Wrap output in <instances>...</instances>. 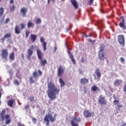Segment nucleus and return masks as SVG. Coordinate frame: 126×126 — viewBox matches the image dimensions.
<instances>
[{
  "instance_id": "22",
  "label": "nucleus",
  "mask_w": 126,
  "mask_h": 126,
  "mask_svg": "<svg viewBox=\"0 0 126 126\" xmlns=\"http://www.w3.org/2000/svg\"><path fill=\"white\" fill-rule=\"evenodd\" d=\"M14 103H15V100L14 99L9 100L7 102L8 106H9L11 108H13V104H14Z\"/></svg>"
},
{
  "instance_id": "5",
  "label": "nucleus",
  "mask_w": 126,
  "mask_h": 126,
  "mask_svg": "<svg viewBox=\"0 0 126 126\" xmlns=\"http://www.w3.org/2000/svg\"><path fill=\"white\" fill-rule=\"evenodd\" d=\"M81 122V119L80 117L76 118V117H74L72 120H71V125L72 126H79L78 123Z\"/></svg>"
},
{
  "instance_id": "39",
  "label": "nucleus",
  "mask_w": 126,
  "mask_h": 126,
  "mask_svg": "<svg viewBox=\"0 0 126 126\" xmlns=\"http://www.w3.org/2000/svg\"><path fill=\"white\" fill-rule=\"evenodd\" d=\"M120 61L122 63H125V59L123 57L120 58Z\"/></svg>"
},
{
  "instance_id": "56",
  "label": "nucleus",
  "mask_w": 126,
  "mask_h": 126,
  "mask_svg": "<svg viewBox=\"0 0 126 126\" xmlns=\"http://www.w3.org/2000/svg\"><path fill=\"white\" fill-rule=\"evenodd\" d=\"M121 126H126V123L123 124Z\"/></svg>"
},
{
  "instance_id": "26",
  "label": "nucleus",
  "mask_w": 126,
  "mask_h": 126,
  "mask_svg": "<svg viewBox=\"0 0 126 126\" xmlns=\"http://www.w3.org/2000/svg\"><path fill=\"white\" fill-rule=\"evenodd\" d=\"M68 53L69 54L70 59H71V60L72 61L73 64H75L76 62H75V60L74 59V58H73V55H72V54H71L70 52H68Z\"/></svg>"
},
{
  "instance_id": "44",
  "label": "nucleus",
  "mask_w": 126,
  "mask_h": 126,
  "mask_svg": "<svg viewBox=\"0 0 126 126\" xmlns=\"http://www.w3.org/2000/svg\"><path fill=\"white\" fill-rule=\"evenodd\" d=\"M9 74H13V72H12V69H11L9 71H8Z\"/></svg>"
},
{
  "instance_id": "46",
  "label": "nucleus",
  "mask_w": 126,
  "mask_h": 126,
  "mask_svg": "<svg viewBox=\"0 0 126 126\" xmlns=\"http://www.w3.org/2000/svg\"><path fill=\"white\" fill-rule=\"evenodd\" d=\"M18 126H24V125L20 123H18Z\"/></svg>"
},
{
  "instance_id": "40",
  "label": "nucleus",
  "mask_w": 126,
  "mask_h": 126,
  "mask_svg": "<svg viewBox=\"0 0 126 126\" xmlns=\"http://www.w3.org/2000/svg\"><path fill=\"white\" fill-rule=\"evenodd\" d=\"M94 1V0H90V1H89V4L90 5H92V4H93Z\"/></svg>"
},
{
  "instance_id": "29",
  "label": "nucleus",
  "mask_w": 126,
  "mask_h": 126,
  "mask_svg": "<svg viewBox=\"0 0 126 126\" xmlns=\"http://www.w3.org/2000/svg\"><path fill=\"white\" fill-rule=\"evenodd\" d=\"M34 22L38 25V24H41V23H42V20H41V19L40 18H37L35 20Z\"/></svg>"
},
{
  "instance_id": "24",
  "label": "nucleus",
  "mask_w": 126,
  "mask_h": 126,
  "mask_svg": "<svg viewBox=\"0 0 126 126\" xmlns=\"http://www.w3.org/2000/svg\"><path fill=\"white\" fill-rule=\"evenodd\" d=\"M27 26L28 28H31L32 27H34V23H33L32 21H29L27 24Z\"/></svg>"
},
{
  "instance_id": "50",
  "label": "nucleus",
  "mask_w": 126,
  "mask_h": 126,
  "mask_svg": "<svg viewBox=\"0 0 126 126\" xmlns=\"http://www.w3.org/2000/svg\"><path fill=\"white\" fill-rule=\"evenodd\" d=\"M12 3H14V1L13 0H11L10 1V4H12Z\"/></svg>"
},
{
  "instance_id": "9",
  "label": "nucleus",
  "mask_w": 126,
  "mask_h": 126,
  "mask_svg": "<svg viewBox=\"0 0 126 126\" xmlns=\"http://www.w3.org/2000/svg\"><path fill=\"white\" fill-rule=\"evenodd\" d=\"M98 101V103L100 104V105H104V106H106V105H107V100H106V98H105L102 95L99 96Z\"/></svg>"
},
{
  "instance_id": "52",
  "label": "nucleus",
  "mask_w": 126,
  "mask_h": 126,
  "mask_svg": "<svg viewBox=\"0 0 126 126\" xmlns=\"http://www.w3.org/2000/svg\"><path fill=\"white\" fill-rule=\"evenodd\" d=\"M4 37L1 38V40L2 41V43H4Z\"/></svg>"
},
{
  "instance_id": "15",
  "label": "nucleus",
  "mask_w": 126,
  "mask_h": 126,
  "mask_svg": "<svg viewBox=\"0 0 126 126\" xmlns=\"http://www.w3.org/2000/svg\"><path fill=\"white\" fill-rule=\"evenodd\" d=\"M38 74L37 73L36 71H34L32 73V75L33 77L35 78H36V77H39V76H42V71H41V70L39 69L38 70Z\"/></svg>"
},
{
  "instance_id": "34",
  "label": "nucleus",
  "mask_w": 126,
  "mask_h": 126,
  "mask_svg": "<svg viewBox=\"0 0 126 126\" xmlns=\"http://www.w3.org/2000/svg\"><path fill=\"white\" fill-rule=\"evenodd\" d=\"M20 26H21V30H23L24 29H25V27H26L25 24L21 23L20 24Z\"/></svg>"
},
{
  "instance_id": "18",
  "label": "nucleus",
  "mask_w": 126,
  "mask_h": 126,
  "mask_svg": "<svg viewBox=\"0 0 126 126\" xmlns=\"http://www.w3.org/2000/svg\"><path fill=\"white\" fill-rule=\"evenodd\" d=\"M123 84V80L117 79L114 81V85L115 86H120Z\"/></svg>"
},
{
  "instance_id": "58",
  "label": "nucleus",
  "mask_w": 126,
  "mask_h": 126,
  "mask_svg": "<svg viewBox=\"0 0 126 126\" xmlns=\"http://www.w3.org/2000/svg\"><path fill=\"white\" fill-rule=\"evenodd\" d=\"M0 1H1V0H0Z\"/></svg>"
},
{
  "instance_id": "41",
  "label": "nucleus",
  "mask_w": 126,
  "mask_h": 126,
  "mask_svg": "<svg viewBox=\"0 0 126 126\" xmlns=\"http://www.w3.org/2000/svg\"><path fill=\"white\" fill-rule=\"evenodd\" d=\"M86 38H87L88 37H92V35L91 33H90L89 35L85 34Z\"/></svg>"
},
{
  "instance_id": "43",
  "label": "nucleus",
  "mask_w": 126,
  "mask_h": 126,
  "mask_svg": "<svg viewBox=\"0 0 126 126\" xmlns=\"http://www.w3.org/2000/svg\"><path fill=\"white\" fill-rule=\"evenodd\" d=\"M89 41L90 42H91V43H95L96 42V41L94 40H92L91 39H89Z\"/></svg>"
},
{
  "instance_id": "23",
  "label": "nucleus",
  "mask_w": 126,
  "mask_h": 126,
  "mask_svg": "<svg viewBox=\"0 0 126 126\" xmlns=\"http://www.w3.org/2000/svg\"><path fill=\"white\" fill-rule=\"evenodd\" d=\"M15 32L16 34H19L21 33V31H20V28L18 27V26H16L15 27Z\"/></svg>"
},
{
  "instance_id": "49",
  "label": "nucleus",
  "mask_w": 126,
  "mask_h": 126,
  "mask_svg": "<svg viewBox=\"0 0 126 126\" xmlns=\"http://www.w3.org/2000/svg\"><path fill=\"white\" fill-rule=\"evenodd\" d=\"M52 1H53V3H54V2H55V0H52ZM47 3H48V4H50V0H48V1H47Z\"/></svg>"
},
{
  "instance_id": "17",
  "label": "nucleus",
  "mask_w": 126,
  "mask_h": 126,
  "mask_svg": "<svg viewBox=\"0 0 126 126\" xmlns=\"http://www.w3.org/2000/svg\"><path fill=\"white\" fill-rule=\"evenodd\" d=\"M20 13H22V15L23 17L26 16V13H27V8L22 7L21 9Z\"/></svg>"
},
{
  "instance_id": "19",
  "label": "nucleus",
  "mask_w": 126,
  "mask_h": 126,
  "mask_svg": "<svg viewBox=\"0 0 126 126\" xmlns=\"http://www.w3.org/2000/svg\"><path fill=\"white\" fill-rule=\"evenodd\" d=\"M30 38L32 43H35L36 40H37V35L32 34L30 36Z\"/></svg>"
},
{
  "instance_id": "57",
  "label": "nucleus",
  "mask_w": 126,
  "mask_h": 126,
  "mask_svg": "<svg viewBox=\"0 0 126 126\" xmlns=\"http://www.w3.org/2000/svg\"><path fill=\"white\" fill-rule=\"evenodd\" d=\"M1 97V93L0 92V99Z\"/></svg>"
},
{
  "instance_id": "3",
  "label": "nucleus",
  "mask_w": 126,
  "mask_h": 126,
  "mask_svg": "<svg viewBox=\"0 0 126 126\" xmlns=\"http://www.w3.org/2000/svg\"><path fill=\"white\" fill-rule=\"evenodd\" d=\"M44 121L46 122V125L50 126V121L51 123H55L56 122V114H55L54 116H53L51 114L46 115Z\"/></svg>"
},
{
  "instance_id": "33",
  "label": "nucleus",
  "mask_w": 126,
  "mask_h": 126,
  "mask_svg": "<svg viewBox=\"0 0 126 126\" xmlns=\"http://www.w3.org/2000/svg\"><path fill=\"white\" fill-rule=\"evenodd\" d=\"M13 83L14 84H15V85H17V86L20 85V83L19 82V81L17 80H14L13 81Z\"/></svg>"
},
{
  "instance_id": "8",
  "label": "nucleus",
  "mask_w": 126,
  "mask_h": 126,
  "mask_svg": "<svg viewBox=\"0 0 126 126\" xmlns=\"http://www.w3.org/2000/svg\"><path fill=\"white\" fill-rule=\"evenodd\" d=\"M8 56V51L7 49H3L1 51V58L3 60H7V57Z\"/></svg>"
},
{
  "instance_id": "21",
  "label": "nucleus",
  "mask_w": 126,
  "mask_h": 126,
  "mask_svg": "<svg viewBox=\"0 0 126 126\" xmlns=\"http://www.w3.org/2000/svg\"><path fill=\"white\" fill-rule=\"evenodd\" d=\"M70 1L72 4V5L74 6L75 9H77L78 8V4L77 3V2L75 0H70Z\"/></svg>"
},
{
  "instance_id": "14",
  "label": "nucleus",
  "mask_w": 126,
  "mask_h": 126,
  "mask_svg": "<svg viewBox=\"0 0 126 126\" xmlns=\"http://www.w3.org/2000/svg\"><path fill=\"white\" fill-rule=\"evenodd\" d=\"M40 42L42 44V48L43 51H46L47 50V42L45 41V38L43 37H41L40 38Z\"/></svg>"
},
{
  "instance_id": "53",
  "label": "nucleus",
  "mask_w": 126,
  "mask_h": 126,
  "mask_svg": "<svg viewBox=\"0 0 126 126\" xmlns=\"http://www.w3.org/2000/svg\"><path fill=\"white\" fill-rule=\"evenodd\" d=\"M46 113V110H43V111H42V114H43V115H44V114H45Z\"/></svg>"
},
{
  "instance_id": "31",
  "label": "nucleus",
  "mask_w": 126,
  "mask_h": 126,
  "mask_svg": "<svg viewBox=\"0 0 126 126\" xmlns=\"http://www.w3.org/2000/svg\"><path fill=\"white\" fill-rule=\"evenodd\" d=\"M9 38H11V34H10L9 33H6L4 36V39Z\"/></svg>"
},
{
  "instance_id": "11",
  "label": "nucleus",
  "mask_w": 126,
  "mask_h": 126,
  "mask_svg": "<svg viewBox=\"0 0 126 126\" xmlns=\"http://www.w3.org/2000/svg\"><path fill=\"white\" fill-rule=\"evenodd\" d=\"M118 40L120 45L125 46V36L123 35H119L118 36Z\"/></svg>"
},
{
  "instance_id": "47",
  "label": "nucleus",
  "mask_w": 126,
  "mask_h": 126,
  "mask_svg": "<svg viewBox=\"0 0 126 126\" xmlns=\"http://www.w3.org/2000/svg\"><path fill=\"white\" fill-rule=\"evenodd\" d=\"M57 50H58V47L57 46H55L54 49V52H57Z\"/></svg>"
},
{
  "instance_id": "35",
  "label": "nucleus",
  "mask_w": 126,
  "mask_h": 126,
  "mask_svg": "<svg viewBox=\"0 0 126 126\" xmlns=\"http://www.w3.org/2000/svg\"><path fill=\"white\" fill-rule=\"evenodd\" d=\"M8 119H7L5 122V124L6 125H9V124H10V123H11V119H10V117L8 118Z\"/></svg>"
},
{
  "instance_id": "45",
  "label": "nucleus",
  "mask_w": 126,
  "mask_h": 126,
  "mask_svg": "<svg viewBox=\"0 0 126 126\" xmlns=\"http://www.w3.org/2000/svg\"><path fill=\"white\" fill-rule=\"evenodd\" d=\"M124 92H126V84L124 86Z\"/></svg>"
},
{
  "instance_id": "6",
  "label": "nucleus",
  "mask_w": 126,
  "mask_h": 126,
  "mask_svg": "<svg viewBox=\"0 0 126 126\" xmlns=\"http://www.w3.org/2000/svg\"><path fill=\"white\" fill-rule=\"evenodd\" d=\"M34 49H35V46L32 45L30 47V48L28 49V56H27V58L28 60H30V59H31V57L32 56V55H33V50H34Z\"/></svg>"
},
{
  "instance_id": "30",
  "label": "nucleus",
  "mask_w": 126,
  "mask_h": 126,
  "mask_svg": "<svg viewBox=\"0 0 126 126\" xmlns=\"http://www.w3.org/2000/svg\"><path fill=\"white\" fill-rule=\"evenodd\" d=\"M3 12H4V9L2 7L0 8V18L3 15Z\"/></svg>"
},
{
  "instance_id": "48",
  "label": "nucleus",
  "mask_w": 126,
  "mask_h": 126,
  "mask_svg": "<svg viewBox=\"0 0 126 126\" xmlns=\"http://www.w3.org/2000/svg\"><path fill=\"white\" fill-rule=\"evenodd\" d=\"M9 22V19H6L5 20V24L8 23Z\"/></svg>"
},
{
  "instance_id": "38",
  "label": "nucleus",
  "mask_w": 126,
  "mask_h": 126,
  "mask_svg": "<svg viewBox=\"0 0 126 126\" xmlns=\"http://www.w3.org/2000/svg\"><path fill=\"white\" fill-rule=\"evenodd\" d=\"M10 11L12 12V11H14L15 10V6L13 5L10 8Z\"/></svg>"
},
{
  "instance_id": "59",
  "label": "nucleus",
  "mask_w": 126,
  "mask_h": 126,
  "mask_svg": "<svg viewBox=\"0 0 126 126\" xmlns=\"http://www.w3.org/2000/svg\"><path fill=\"white\" fill-rule=\"evenodd\" d=\"M37 79H36V81H37Z\"/></svg>"
},
{
  "instance_id": "28",
  "label": "nucleus",
  "mask_w": 126,
  "mask_h": 126,
  "mask_svg": "<svg viewBox=\"0 0 126 126\" xmlns=\"http://www.w3.org/2000/svg\"><path fill=\"white\" fill-rule=\"evenodd\" d=\"M9 59L10 61H14L15 57H14V53L12 52L9 56Z\"/></svg>"
},
{
  "instance_id": "42",
  "label": "nucleus",
  "mask_w": 126,
  "mask_h": 126,
  "mask_svg": "<svg viewBox=\"0 0 126 126\" xmlns=\"http://www.w3.org/2000/svg\"><path fill=\"white\" fill-rule=\"evenodd\" d=\"M32 122L34 123V124H36V122H37V119L36 118H32Z\"/></svg>"
},
{
  "instance_id": "55",
  "label": "nucleus",
  "mask_w": 126,
  "mask_h": 126,
  "mask_svg": "<svg viewBox=\"0 0 126 126\" xmlns=\"http://www.w3.org/2000/svg\"><path fill=\"white\" fill-rule=\"evenodd\" d=\"M82 63H84V59L83 58H81Z\"/></svg>"
},
{
  "instance_id": "7",
  "label": "nucleus",
  "mask_w": 126,
  "mask_h": 126,
  "mask_svg": "<svg viewBox=\"0 0 126 126\" xmlns=\"http://www.w3.org/2000/svg\"><path fill=\"white\" fill-rule=\"evenodd\" d=\"M95 73L96 75H96H93V76H94V79H95V80H100L101 79V72L100 71V69L99 68H96L95 71Z\"/></svg>"
},
{
  "instance_id": "37",
  "label": "nucleus",
  "mask_w": 126,
  "mask_h": 126,
  "mask_svg": "<svg viewBox=\"0 0 126 126\" xmlns=\"http://www.w3.org/2000/svg\"><path fill=\"white\" fill-rule=\"evenodd\" d=\"M30 34V31H27L26 32V38H28L29 37V34Z\"/></svg>"
},
{
  "instance_id": "1",
  "label": "nucleus",
  "mask_w": 126,
  "mask_h": 126,
  "mask_svg": "<svg viewBox=\"0 0 126 126\" xmlns=\"http://www.w3.org/2000/svg\"><path fill=\"white\" fill-rule=\"evenodd\" d=\"M48 90L47 91L48 96L50 100L57 99L56 95H59L60 89L56 87L54 83L50 82L47 84Z\"/></svg>"
},
{
  "instance_id": "27",
  "label": "nucleus",
  "mask_w": 126,
  "mask_h": 126,
  "mask_svg": "<svg viewBox=\"0 0 126 126\" xmlns=\"http://www.w3.org/2000/svg\"><path fill=\"white\" fill-rule=\"evenodd\" d=\"M59 82L60 83L61 87H63V86L65 85V83H64V81L63 80V79L62 78H59Z\"/></svg>"
},
{
  "instance_id": "20",
  "label": "nucleus",
  "mask_w": 126,
  "mask_h": 126,
  "mask_svg": "<svg viewBox=\"0 0 126 126\" xmlns=\"http://www.w3.org/2000/svg\"><path fill=\"white\" fill-rule=\"evenodd\" d=\"M113 104L115 106H117L119 109H120V108H122V105H120V100L117 99L114 100Z\"/></svg>"
},
{
  "instance_id": "16",
  "label": "nucleus",
  "mask_w": 126,
  "mask_h": 126,
  "mask_svg": "<svg viewBox=\"0 0 126 126\" xmlns=\"http://www.w3.org/2000/svg\"><path fill=\"white\" fill-rule=\"evenodd\" d=\"M88 82H89V81L86 78H82L80 80V83L82 85H86Z\"/></svg>"
},
{
  "instance_id": "12",
  "label": "nucleus",
  "mask_w": 126,
  "mask_h": 126,
  "mask_svg": "<svg viewBox=\"0 0 126 126\" xmlns=\"http://www.w3.org/2000/svg\"><path fill=\"white\" fill-rule=\"evenodd\" d=\"M5 110L4 109L2 110L1 112V118L2 119V121H4V120H7V119H9L10 118V116L9 115H5Z\"/></svg>"
},
{
  "instance_id": "2",
  "label": "nucleus",
  "mask_w": 126,
  "mask_h": 126,
  "mask_svg": "<svg viewBox=\"0 0 126 126\" xmlns=\"http://www.w3.org/2000/svg\"><path fill=\"white\" fill-rule=\"evenodd\" d=\"M37 55L38 56V59L40 60V64L41 66H45L47 64V62L46 60H43V57L44 55L41 50L37 49Z\"/></svg>"
},
{
  "instance_id": "32",
  "label": "nucleus",
  "mask_w": 126,
  "mask_h": 126,
  "mask_svg": "<svg viewBox=\"0 0 126 126\" xmlns=\"http://www.w3.org/2000/svg\"><path fill=\"white\" fill-rule=\"evenodd\" d=\"M29 100L30 102H36V100L34 99V96L33 95H31L29 97Z\"/></svg>"
},
{
  "instance_id": "4",
  "label": "nucleus",
  "mask_w": 126,
  "mask_h": 126,
  "mask_svg": "<svg viewBox=\"0 0 126 126\" xmlns=\"http://www.w3.org/2000/svg\"><path fill=\"white\" fill-rule=\"evenodd\" d=\"M104 50H105V46L104 45H102L100 48L98 54L99 59L101 61L105 60V52H104Z\"/></svg>"
},
{
  "instance_id": "51",
  "label": "nucleus",
  "mask_w": 126,
  "mask_h": 126,
  "mask_svg": "<svg viewBox=\"0 0 126 126\" xmlns=\"http://www.w3.org/2000/svg\"><path fill=\"white\" fill-rule=\"evenodd\" d=\"M29 108H30L29 105H27V106H25V110H27V109H28Z\"/></svg>"
},
{
  "instance_id": "13",
  "label": "nucleus",
  "mask_w": 126,
  "mask_h": 126,
  "mask_svg": "<svg viewBox=\"0 0 126 126\" xmlns=\"http://www.w3.org/2000/svg\"><path fill=\"white\" fill-rule=\"evenodd\" d=\"M63 73H64V69H63V66L60 65L58 68V75L61 77Z\"/></svg>"
},
{
  "instance_id": "10",
  "label": "nucleus",
  "mask_w": 126,
  "mask_h": 126,
  "mask_svg": "<svg viewBox=\"0 0 126 126\" xmlns=\"http://www.w3.org/2000/svg\"><path fill=\"white\" fill-rule=\"evenodd\" d=\"M84 116L85 118H91L94 116V112H90L89 110H85L84 111Z\"/></svg>"
},
{
  "instance_id": "25",
  "label": "nucleus",
  "mask_w": 126,
  "mask_h": 126,
  "mask_svg": "<svg viewBox=\"0 0 126 126\" xmlns=\"http://www.w3.org/2000/svg\"><path fill=\"white\" fill-rule=\"evenodd\" d=\"M91 90L94 92H95V91H100V88L96 86H94L92 87Z\"/></svg>"
},
{
  "instance_id": "36",
  "label": "nucleus",
  "mask_w": 126,
  "mask_h": 126,
  "mask_svg": "<svg viewBox=\"0 0 126 126\" xmlns=\"http://www.w3.org/2000/svg\"><path fill=\"white\" fill-rule=\"evenodd\" d=\"M30 81L31 84L35 83V80H34V78H33V77L32 76L30 77Z\"/></svg>"
},
{
  "instance_id": "54",
  "label": "nucleus",
  "mask_w": 126,
  "mask_h": 126,
  "mask_svg": "<svg viewBox=\"0 0 126 126\" xmlns=\"http://www.w3.org/2000/svg\"><path fill=\"white\" fill-rule=\"evenodd\" d=\"M21 57H22V58L23 59H24V54H21Z\"/></svg>"
}]
</instances>
